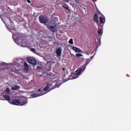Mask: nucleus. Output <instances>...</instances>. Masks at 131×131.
I'll use <instances>...</instances> for the list:
<instances>
[{"label":"nucleus","mask_w":131,"mask_h":131,"mask_svg":"<svg viewBox=\"0 0 131 131\" xmlns=\"http://www.w3.org/2000/svg\"><path fill=\"white\" fill-rule=\"evenodd\" d=\"M19 89H20V86L17 85H14L11 86V90H12V91H17V90H19Z\"/></svg>","instance_id":"nucleus-12"},{"label":"nucleus","mask_w":131,"mask_h":131,"mask_svg":"<svg viewBox=\"0 0 131 131\" xmlns=\"http://www.w3.org/2000/svg\"><path fill=\"white\" fill-rule=\"evenodd\" d=\"M69 43L70 45H73V39L71 38V39H70V40L69 41Z\"/></svg>","instance_id":"nucleus-17"},{"label":"nucleus","mask_w":131,"mask_h":131,"mask_svg":"<svg viewBox=\"0 0 131 131\" xmlns=\"http://www.w3.org/2000/svg\"><path fill=\"white\" fill-rule=\"evenodd\" d=\"M94 18L95 22H96V23H98V16L97 15V14H96L94 15Z\"/></svg>","instance_id":"nucleus-15"},{"label":"nucleus","mask_w":131,"mask_h":131,"mask_svg":"<svg viewBox=\"0 0 131 131\" xmlns=\"http://www.w3.org/2000/svg\"><path fill=\"white\" fill-rule=\"evenodd\" d=\"M85 70V66H82L80 68L78 69L74 73L72 74V77L71 79H75V78H77L83 71Z\"/></svg>","instance_id":"nucleus-3"},{"label":"nucleus","mask_w":131,"mask_h":131,"mask_svg":"<svg viewBox=\"0 0 131 131\" xmlns=\"http://www.w3.org/2000/svg\"><path fill=\"white\" fill-rule=\"evenodd\" d=\"M72 50H73V51H74L76 53H81V52H82L80 49L75 47H73Z\"/></svg>","instance_id":"nucleus-9"},{"label":"nucleus","mask_w":131,"mask_h":131,"mask_svg":"<svg viewBox=\"0 0 131 131\" xmlns=\"http://www.w3.org/2000/svg\"><path fill=\"white\" fill-rule=\"evenodd\" d=\"M90 60H89V61H86L85 64L83 65V66H85V67H86V65H88V64H89L90 62Z\"/></svg>","instance_id":"nucleus-18"},{"label":"nucleus","mask_w":131,"mask_h":131,"mask_svg":"<svg viewBox=\"0 0 131 131\" xmlns=\"http://www.w3.org/2000/svg\"><path fill=\"white\" fill-rule=\"evenodd\" d=\"M94 58V56H91V59H93Z\"/></svg>","instance_id":"nucleus-29"},{"label":"nucleus","mask_w":131,"mask_h":131,"mask_svg":"<svg viewBox=\"0 0 131 131\" xmlns=\"http://www.w3.org/2000/svg\"><path fill=\"white\" fill-rule=\"evenodd\" d=\"M13 38L14 41L18 45H20L21 47H26L27 43H26V40L24 39V36L22 35L16 33L13 34Z\"/></svg>","instance_id":"nucleus-2"},{"label":"nucleus","mask_w":131,"mask_h":131,"mask_svg":"<svg viewBox=\"0 0 131 131\" xmlns=\"http://www.w3.org/2000/svg\"><path fill=\"white\" fill-rule=\"evenodd\" d=\"M10 104H11L12 105H16L17 106H20V105H23V104L20 102L19 97L18 99H15L13 100H11V101H10Z\"/></svg>","instance_id":"nucleus-6"},{"label":"nucleus","mask_w":131,"mask_h":131,"mask_svg":"<svg viewBox=\"0 0 131 131\" xmlns=\"http://www.w3.org/2000/svg\"><path fill=\"white\" fill-rule=\"evenodd\" d=\"M52 85V83H48L47 86L45 88H41L38 91L32 94V97L33 98H36L37 97H39V96H42V95L47 94L48 92H50V91H52V90H54L55 87L51 88Z\"/></svg>","instance_id":"nucleus-1"},{"label":"nucleus","mask_w":131,"mask_h":131,"mask_svg":"<svg viewBox=\"0 0 131 131\" xmlns=\"http://www.w3.org/2000/svg\"><path fill=\"white\" fill-rule=\"evenodd\" d=\"M103 25L102 26V27H100V25H99V29H100V30H102V29H103Z\"/></svg>","instance_id":"nucleus-21"},{"label":"nucleus","mask_w":131,"mask_h":131,"mask_svg":"<svg viewBox=\"0 0 131 131\" xmlns=\"http://www.w3.org/2000/svg\"><path fill=\"white\" fill-rule=\"evenodd\" d=\"M98 34H100V35H101V34H102V31H98Z\"/></svg>","instance_id":"nucleus-22"},{"label":"nucleus","mask_w":131,"mask_h":131,"mask_svg":"<svg viewBox=\"0 0 131 131\" xmlns=\"http://www.w3.org/2000/svg\"><path fill=\"white\" fill-rule=\"evenodd\" d=\"M31 52H33V53H35V52H36V51L35 50V49H34V48H31Z\"/></svg>","instance_id":"nucleus-20"},{"label":"nucleus","mask_w":131,"mask_h":131,"mask_svg":"<svg viewBox=\"0 0 131 131\" xmlns=\"http://www.w3.org/2000/svg\"><path fill=\"white\" fill-rule=\"evenodd\" d=\"M19 102L23 104L19 105V106L26 105V104H27V99H26V98L24 97V96H21L19 97Z\"/></svg>","instance_id":"nucleus-7"},{"label":"nucleus","mask_w":131,"mask_h":131,"mask_svg":"<svg viewBox=\"0 0 131 131\" xmlns=\"http://www.w3.org/2000/svg\"><path fill=\"white\" fill-rule=\"evenodd\" d=\"M56 54L58 57H60L61 56V54H62V51L61 50V49L58 48L56 51Z\"/></svg>","instance_id":"nucleus-11"},{"label":"nucleus","mask_w":131,"mask_h":131,"mask_svg":"<svg viewBox=\"0 0 131 131\" xmlns=\"http://www.w3.org/2000/svg\"><path fill=\"white\" fill-rule=\"evenodd\" d=\"M37 68L38 69H39V68H40V67H37Z\"/></svg>","instance_id":"nucleus-26"},{"label":"nucleus","mask_w":131,"mask_h":131,"mask_svg":"<svg viewBox=\"0 0 131 131\" xmlns=\"http://www.w3.org/2000/svg\"><path fill=\"white\" fill-rule=\"evenodd\" d=\"M65 9H66L67 10H68V7H64Z\"/></svg>","instance_id":"nucleus-27"},{"label":"nucleus","mask_w":131,"mask_h":131,"mask_svg":"<svg viewBox=\"0 0 131 131\" xmlns=\"http://www.w3.org/2000/svg\"><path fill=\"white\" fill-rule=\"evenodd\" d=\"M54 20H58V18H55L54 19Z\"/></svg>","instance_id":"nucleus-28"},{"label":"nucleus","mask_w":131,"mask_h":131,"mask_svg":"<svg viewBox=\"0 0 131 131\" xmlns=\"http://www.w3.org/2000/svg\"><path fill=\"white\" fill-rule=\"evenodd\" d=\"M27 3H29V4H31V1H30V0H27Z\"/></svg>","instance_id":"nucleus-24"},{"label":"nucleus","mask_w":131,"mask_h":131,"mask_svg":"<svg viewBox=\"0 0 131 131\" xmlns=\"http://www.w3.org/2000/svg\"><path fill=\"white\" fill-rule=\"evenodd\" d=\"M27 61L29 64H32V65H35V64H36V60L33 57L28 58Z\"/></svg>","instance_id":"nucleus-8"},{"label":"nucleus","mask_w":131,"mask_h":131,"mask_svg":"<svg viewBox=\"0 0 131 131\" xmlns=\"http://www.w3.org/2000/svg\"><path fill=\"white\" fill-rule=\"evenodd\" d=\"M96 46H100V41L99 39H97L96 40Z\"/></svg>","instance_id":"nucleus-16"},{"label":"nucleus","mask_w":131,"mask_h":131,"mask_svg":"<svg viewBox=\"0 0 131 131\" xmlns=\"http://www.w3.org/2000/svg\"><path fill=\"white\" fill-rule=\"evenodd\" d=\"M64 2H66V3L69 2V0H63Z\"/></svg>","instance_id":"nucleus-25"},{"label":"nucleus","mask_w":131,"mask_h":131,"mask_svg":"<svg viewBox=\"0 0 131 131\" xmlns=\"http://www.w3.org/2000/svg\"><path fill=\"white\" fill-rule=\"evenodd\" d=\"M63 71H64L65 70V69H64V68H63Z\"/></svg>","instance_id":"nucleus-30"},{"label":"nucleus","mask_w":131,"mask_h":131,"mask_svg":"<svg viewBox=\"0 0 131 131\" xmlns=\"http://www.w3.org/2000/svg\"><path fill=\"white\" fill-rule=\"evenodd\" d=\"M76 56L77 57H82V55L81 54H79V53L76 54Z\"/></svg>","instance_id":"nucleus-19"},{"label":"nucleus","mask_w":131,"mask_h":131,"mask_svg":"<svg viewBox=\"0 0 131 131\" xmlns=\"http://www.w3.org/2000/svg\"><path fill=\"white\" fill-rule=\"evenodd\" d=\"M24 67L25 70H26V71H27V70L29 69V67H28V64H27V62H24Z\"/></svg>","instance_id":"nucleus-14"},{"label":"nucleus","mask_w":131,"mask_h":131,"mask_svg":"<svg viewBox=\"0 0 131 131\" xmlns=\"http://www.w3.org/2000/svg\"><path fill=\"white\" fill-rule=\"evenodd\" d=\"M50 25L53 26H49L48 28L52 31V32H55V31H57V24L56 21L50 23Z\"/></svg>","instance_id":"nucleus-4"},{"label":"nucleus","mask_w":131,"mask_h":131,"mask_svg":"<svg viewBox=\"0 0 131 131\" xmlns=\"http://www.w3.org/2000/svg\"><path fill=\"white\" fill-rule=\"evenodd\" d=\"M100 21L101 24H104V23H105V18H104V16L100 17Z\"/></svg>","instance_id":"nucleus-13"},{"label":"nucleus","mask_w":131,"mask_h":131,"mask_svg":"<svg viewBox=\"0 0 131 131\" xmlns=\"http://www.w3.org/2000/svg\"><path fill=\"white\" fill-rule=\"evenodd\" d=\"M6 92H10V89H9V88H7L6 89Z\"/></svg>","instance_id":"nucleus-23"},{"label":"nucleus","mask_w":131,"mask_h":131,"mask_svg":"<svg viewBox=\"0 0 131 131\" xmlns=\"http://www.w3.org/2000/svg\"><path fill=\"white\" fill-rule=\"evenodd\" d=\"M39 20L41 24H46V23H48L49 18L46 16L41 15L39 17Z\"/></svg>","instance_id":"nucleus-5"},{"label":"nucleus","mask_w":131,"mask_h":131,"mask_svg":"<svg viewBox=\"0 0 131 131\" xmlns=\"http://www.w3.org/2000/svg\"><path fill=\"white\" fill-rule=\"evenodd\" d=\"M3 97L4 98H5V99H6L7 101L9 102V103H10V104H11V102H12V100H11V97L9 96H8L7 95H4Z\"/></svg>","instance_id":"nucleus-10"}]
</instances>
